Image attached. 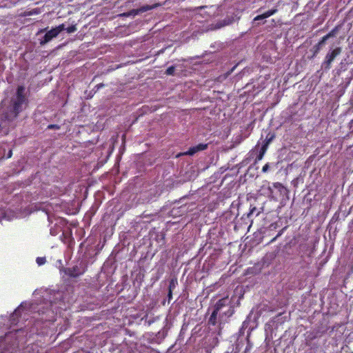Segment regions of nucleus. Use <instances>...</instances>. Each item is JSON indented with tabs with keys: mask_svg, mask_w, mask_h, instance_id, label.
Returning <instances> with one entry per match:
<instances>
[{
	"mask_svg": "<svg viewBox=\"0 0 353 353\" xmlns=\"http://www.w3.org/2000/svg\"><path fill=\"white\" fill-rule=\"evenodd\" d=\"M256 210V208L255 207H253L250 210V212L248 214V216L249 217L251 214H252L254 211Z\"/></svg>",
	"mask_w": 353,
	"mask_h": 353,
	"instance_id": "nucleus-29",
	"label": "nucleus"
},
{
	"mask_svg": "<svg viewBox=\"0 0 353 353\" xmlns=\"http://www.w3.org/2000/svg\"><path fill=\"white\" fill-rule=\"evenodd\" d=\"M339 28H340V26H336L334 28H333L328 34H327V37H328V38H331V37H334L336 36V34H338V32L339 30Z\"/></svg>",
	"mask_w": 353,
	"mask_h": 353,
	"instance_id": "nucleus-17",
	"label": "nucleus"
},
{
	"mask_svg": "<svg viewBox=\"0 0 353 353\" xmlns=\"http://www.w3.org/2000/svg\"><path fill=\"white\" fill-rule=\"evenodd\" d=\"M60 127L58 125H55V124H50L48 126V129H50V130H58L59 129Z\"/></svg>",
	"mask_w": 353,
	"mask_h": 353,
	"instance_id": "nucleus-27",
	"label": "nucleus"
},
{
	"mask_svg": "<svg viewBox=\"0 0 353 353\" xmlns=\"http://www.w3.org/2000/svg\"><path fill=\"white\" fill-rule=\"evenodd\" d=\"M25 92L24 86H18L15 95L11 98L10 104L2 116V121L0 123V133L8 134L9 130L8 123L15 120L19 114L28 107V99Z\"/></svg>",
	"mask_w": 353,
	"mask_h": 353,
	"instance_id": "nucleus-1",
	"label": "nucleus"
},
{
	"mask_svg": "<svg viewBox=\"0 0 353 353\" xmlns=\"http://www.w3.org/2000/svg\"><path fill=\"white\" fill-rule=\"evenodd\" d=\"M205 353H210V349L206 347L205 350Z\"/></svg>",
	"mask_w": 353,
	"mask_h": 353,
	"instance_id": "nucleus-35",
	"label": "nucleus"
},
{
	"mask_svg": "<svg viewBox=\"0 0 353 353\" xmlns=\"http://www.w3.org/2000/svg\"><path fill=\"white\" fill-rule=\"evenodd\" d=\"M321 48H322V46H320L319 43L314 45L312 49V50L313 51V54L311 58L316 57Z\"/></svg>",
	"mask_w": 353,
	"mask_h": 353,
	"instance_id": "nucleus-18",
	"label": "nucleus"
},
{
	"mask_svg": "<svg viewBox=\"0 0 353 353\" xmlns=\"http://www.w3.org/2000/svg\"><path fill=\"white\" fill-rule=\"evenodd\" d=\"M244 341L243 340L237 339L235 343L232 345V350L231 352H226L225 353H239L244 346Z\"/></svg>",
	"mask_w": 353,
	"mask_h": 353,
	"instance_id": "nucleus-12",
	"label": "nucleus"
},
{
	"mask_svg": "<svg viewBox=\"0 0 353 353\" xmlns=\"http://www.w3.org/2000/svg\"><path fill=\"white\" fill-rule=\"evenodd\" d=\"M347 70V65L346 63L342 61L339 65V68L337 69H336V74L337 75H340L341 73L343 72V71H345Z\"/></svg>",
	"mask_w": 353,
	"mask_h": 353,
	"instance_id": "nucleus-16",
	"label": "nucleus"
},
{
	"mask_svg": "<svg viewBox=\"0 0 353 353\" xmlns=\"http://www.w3.org/2000/svg\"><path fill=\"white\" fill-rule=\"evenodd\" d=\"M236 21L234 16H227L223 19L219 21L216 25L215 28L219 29L226 26L232 24Z\"/></svg>",
	"mask_w": 353,
	"mask_h": 353,
	"instance_id": "nucleus-9",
	"label": "nucleus"
},
{
	"mask_svg": "<svg viewBox=\"0 0 353 353\" xmlns=\"http://www.w3.org/2000/svg\"><path fill=\"white\" fill-rule=\"evenodd\" d=\"M178 285V281L176 277L172 278L169 281V285H168V292H171V293H173L174 290Z\"/></svg>",
	"mask_w": 353,
	"mask_h": 353,
	"instance_id": "nucleus-13",
	"label": "nucleus"
},
{
	"mask_svg": "<svg viewBox=\"0 0 353 353\" xmlns=\"http://www.w3.org/2000/svg\"><path fill=\"white\" fill-rule=\"evenodd\" d=\"M0 353H21L16 338L6 335L0 339Z\"/></svg>",
	"mask_w": 353,
	"mask_h": 353,
	"instance_id": "nucleus-3",
	"label": "nucleus"
},
{
	"mask_svg": "<svg viewBox=\"0 0 353 353\" xmlns=\"http://www.w3.org/2000/svg\"><path fill=\"white\" fill-rule=\"evenodd\" d=\"M65 30V24L62 23L56 26L55 28H52L50 30H47V28L40 30L37 35L40 34L42 32H46V34L39 39V44L41 46H45L46 43L51 41L53 39L56 38L60 32Z\"/></svg>",
	"mask_w": 353,
	"mask_h": 353,
	"instance_id": "nucleus-4",
	"label": "nucleus"
},
{
	"mask_svg": "<svg viewBox=\"0 0 353 353\" xmlns=\"http://www.w3.org/2000/svg\"><path fill=\"white\" fill-rule=\"evenodd\" d=\"M31 14V12L26 13V15L30 16Z\"/></svg>",
	"mask_w": 353,
	"mask_h": 353,
	"instance_id": "nucleus-37",
	"label": "nucleus"
},
{
	"mask_svg": "<svg viewBox=\"0 0 353 353\" xmlns=\"http://www.w3.org/2000/svg\"><path fill=\"white\" fill-rule=\"evenodd\" d=\"M208 343H209V345L210 346V349L216 346L219 343V339L217 336H211L208 339Z\"/></svg>",
	"mask_w": 353,
	"mask_h": 353,
	"instance_id": "nucleus-15",
	"label": "nucleus"
},
{
	"mask_svg": "<svg viewBox=\"0 0 353 353\" xmlns=\"http://www.w3.org/2000/svg\"><path fill=\"white\" fill-rule=\"evenodd\" d=\"M12 150L10 149L8 152V154L6 156V158L9 159V158H10L12 157Z\"/></svg>",
	"mask_w": 353,
	"mask_h": 353,
	"instance_id": "nucleus-32",
	"label": "nucleus"
},
{
	"mask_svg": "<svg viewBox=\"0 0 353 353\" xmlns=\"http://www.w3.org/2000/svg\"><path fill=\"white\" fill-rule=\"evenodd\" d=\"M268 169H269V165H268V164H265V165L263 167V168H262V171H263V172H267V171L268 170Z\"/></svg>",
	"mask_w": 353,
	"mask_h": 353,
	"instance_id": "nucleus-31",
	"label": "nucleus"
},
{
	"mask_svg": "<svg viewBox=\"0 0 353 353\" xmlns=\"http://www.w3.org/2000/svg\"><path fill=\"white\" fill-rule=\"evenodd\" d=\"M268 190H269L270 193H272V190L270 187L268 188Z\"/></svg>",
	"mask_w": 353,
	"mask_h": 353,
	"instance_id": "nucleus-36",
	"label": "nucleus"
},
{
	"mask_svg": "<svg viewBox=\"0 0 353 353\" xmlns=\"http://www.w3.org/2000/svg\"><path fill=\"white\" fill-rule=\"evenodd\" d=\"M172 299V293L171 292H168V301L170 303Z\"/></svg>",
	"mask_w": 353,
	"mask_h": 353,
	"instance_id": "nucleus-30",
	"label": "nucleus"
},
{
	"mask_svg": "<svg viewBox=\"0 0 353 353\" xmlns=\"http://www.w3.org/2000/svg\"><path fill=\"white\" fill-rule=\"evenodd\" d=\"M4 215H5L4 212L2 211H0V221L3 218Z\"/></svg>",
	"mask_w": 353,
	"mask_h": 353,
	"instance_id": "nucleus-33",
	"label": "nucleus"
},
{
	"mask_svg": "<svg viewBox=\"0 0 353 353\" xmlns=\"http://www.w3.org/2000/svg\"><path fill=\"white\" fill-rule=\"evenodd\" d=\"M247 345L244 350L243 353H250V351L252 348V344L250 343L248 339H246Z\"/></svg>",
	"mask_w": 353,
	"mask_h": 353,
	"instance_id": "nucleus-21",
	"label": "nucleus"
},
{
	"mask_svg": "<svg viewBox=\"0 0 353 353\" xmlns=\"http://www.w3.org/2000/svg\"><path fill=\"white\" fill-rule=\"evenodd\" d=\"M214 309L219 316V325L224 324L234 312L228 297L219 299L214 305Z\"/></svg>",
	"mask_w": 353,
	"mask_h": 353,
	"instance_id": "nucleus-2",
	"label": "nucleus"
},
{
	"mask_svg": "<svg viewBox=\"0 0 353 353\" xmlns=\"http://www.w3.org/2000/svg\"><path fill=\"white\" fill-rule=\"evenodd\" d=\"M85 264L83 262H80L72 268H66L65 272L69 276L76 278L83 274L85 272Z\"/></svg>",
	"mask_w": 353,
	"mask_h": 353,
	"instance_id": "nucleus-6",
	"label": "nucleus"
},
{
	"mask_svg": "<svg viewBox=\"0 0 353 353\" xmlns=\"http://www.w3.org/2000/svg\"><path fill=\"white\" fill-rule=\"evenodd\" d=\"M36 261H37V263L38 264V265L40 266V265H42L46 263V257H37L36 259Z\"/></svg>",
	"mask_w": 353,
	"mask_h": 353,
	"instance_id": "nucleus-23",
	"label": "nucleus"
},
{
	"mask_svg": "<svg viewBox=\"0 0 353 353\" xmlns=\"http://www.w3.org/2000/svg\"><path fill=\"white\" fill-rule=\"evenodd\" d=\"M328 39V37H327V35H325L324 37H322V39L318 43L323 47Z\"/></svg>",
	"mask_w": 353,
	"mask_h": 353,
	"instance_id": "nucleus-24",
	"label": "nucleus"
},
{
	"mask_svg": "<svg viewBox=\"0 0 353 353\" xmlns=\"http://www.w3.org/2000/svg\"><path fill=\"white\" fill-rule=\"evenodd\" d=\"M152 7L150 6H143L142 8H140V11L141 12H145V11H148L149 10H151Z\"/></svg>",
	"mask_w": 353,
	"mask_h": 353,
	"instance_id": "nucleus-28",
	"label": "nucleus"
},
{
	"mask_svg": "<svg viewBox=\"0 0 353 353\" xmlns=\"http://www.w3.org/2000/svg\"><path fill=\"white\" fill-rule=\"evenodd\" d=\"M266 150L267 145H263L260 149L259 154L257 155L255 159V163L258 162L259 161H261L263 159Z\"/></svg>",
	"mask_w": 353,
	"mask_h": 353,
	"instance_id": "nucleus-14",
	"label": "nucleus"
},
{
	"mask_svg": "<svg viewBox=\"0 0 353 353\" xmlns=\"http://www.w3.org/2000/svg\"><path fill=\"white\" fill-rule=\"evenodd\" d=\"M77 25L76 24H74V25H72L68 28H65V30H66V32L69 34L70 33H73L74 32L77 31Z\"/></svg>",
	"mask_w": 353,
	"mask_h": 353,
	"instance_id": "nucleus-19",
	"label": "nucleus"
},
{
	"mask_svg": "<svg viewBox=\"0 0 353 353\" xmlns=\"http://www.w3.org/2000/svg\"><path fill=\"white\" fill-rule=\"evenodd\" d=\"M276 12H277L276 8H273V9L269 10L261 14L257 15L256 17H254V21H261V20L262 21V20L273 15Z\"/></svg>",
	"mask_w": 353,
	"mask_h": 353,
	"instance_id": "nucleus-11",
	"label": "nucleus"
},
{
	"mask_svg": "<svg viewBox=\"0 0 353 353\" xmlns=\"http://www.w3.org/2000/svg\"><path fill=\"white\" fill-rule=\"evenodd\" d=\"M281 234H282V232H279V234L276 236V237H274V238L272 240V241H274V240H275L278 236H281Z\"/></svg>",
	"mask_w": 353,
	"mask_h": 353,
	"instance_id": "nucleus-34",
	"label": "nucleus"
},
{
	"mask_svg": "<svg viewBox=\"0 0 353 353\" xmlns=\"http://www.w3.org/2000/svg\"><path fill=\"white\" fill-rule=\"evenodd\" d=\"M220 319L218 313L215 311V310L213 308V311L208 319V324L209 326H216V327L214 329L215 331H218V334H221V331L222 329L221 325H219Z\"/></svg>",
	"mask_w": 353,
	"mask_h": 353,
	"instance_id": "nucleus-7",
	"label": "nucleus"
},
{
	"mask_svg": "<svg viewBox=\"0 0 353 353\" xmlns=\"http://www.w3.org/2000/svg\"><path fill=\"white\" fill-rule=\"evenodd\" d=\"M175 67L174 65H171L167 68L165 72V74L167 75H174Z\"/></svg>",
	"mask_w": 353,
	"mask_h": 353,
	"instance_id": "nucleus-20",
	"label": "nucleus"
},
{
	"mask_svg": "<svg viewBox=\"0 0 353 353\" xmlns=\"http://www.w3.org/2000/svg\"><path fill=\"white\" fill-rule=\"evenodd\" d=\"M104 86V84L103 83H99L97 85H96L94 86V88H93V91L94 92H97L100 88H103Z\"/></svg>",
	"mask_w": 353,
	"mask_h": 353,
	"instance_id": "nucleus-26",
	"label": "nucleus"
},
{
	"mask_svg": "<svg viewBox=\"0 0 353 353\" xmlns=\"http://www.w3.org/2000/svg\"><path fill=\"white\" fill-rule=\"evenodd\" d=\"M342 52L341 47H336L334 48H330L326 54L324 61L322 62L321 68L322 70L327 72L331 67L332 63L337 56H339Z\"/></svg>",
	"mask_w": 353,
	"mask_h": 353,
	"instance_id": "nucleus-5",
	"label": "nucleus"
},
{
	"mask_svg": "<svg viewBox=\"0 0 353 353\" xmlns=\"http://www.w3.org/2000/svg\"><path fill=\"white\" fill-rule=\"evenodd\" d=\"M273 186L275 188H277L279 189L280 191L284 188V187L283 186V185L279 182L277 183H273Z\"/></svg>",
	"mask_w": 353,
	"mask_h": 353,
	"instance_id": "nucleus-25",
	"label": "nucleus"
},
{
	"mask_svg": "<svg viewBox=\"0 0 353 353\" xmlns=\"http://www.w3.org/2000/svg\"><path fill=\"white\" fill-rule=\"evenodd\" d=\"M21 310H23V304L22 303L10 315V322L12 325H16L17 323L18 318L20 315Z\"/></svg>",
	"mask_w": 353,
	"mask_h": 353,
	"instance_id": "nucleus-10",
	"label": "nucleus"
},
{
	"mask_svg": "<svg viewBox=\"0 0 353 353\" xmlns=\"http://www.w3.org/2000/svg\"><path fill=\"white\" fill-rule=\"evenodd\" d=\"M274 138V134H268L265 139V143L263 145H267V147H268L269 143L273 140Z\"/></svg>",
	"mask_w": 353,
	"mask_h": 353,
	"instance_id": "nucleus-22",
	"label": "nucleus"
},
{
	"mask_svg": "<svg viewBox=\"0 0 353 353\" xmlns=\"http://www.w3.org/2000/svg\"><path fill=\"white\" fill-rule=\"evenodd\" d=\"M208 143H199L197 145L190 147L188 151L184 152L185 155L193 156L196 152L205 150L208 148Z\"/></svg>",
	"mask_w": 353,
	"mask_h": 353,
	"instance_id": "nucleus-8",
	"label": "nucleus"
}]
</instances>
